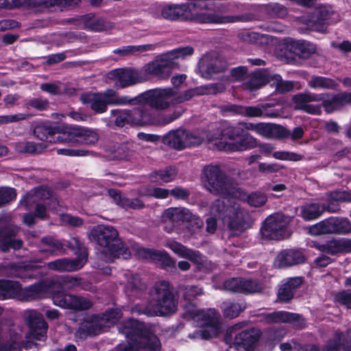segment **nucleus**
<instances>
[{
  "label": "nucleus",
  "mask_w": 351,
  "mask_h": 351,
  "mask_svg": "<svg viewBox=\"0 0 351 351\" xmlns=\"http://www.w3.org/2000/svg\"><path fill=\"white\" fill-rule=\"evenodd\" d=\"M46 266L50 270L60 272L75 271L82 268L80 259L62 258L47 264L40 260H32L28 262L0 264V275L23 280L38 279L46 275Z\"/></svg>",
  "instance_id": "f257e3e1"
},
{
  "label": "nucleus",
  "mask_w": 351,
  "mask_h": 351,
  "mask_svg": "<svg viewBox=\"0 0 351 351\" xmlns=\"http://www.w3.org/2000/svg\"><path fill=\"white\" fill-rule=\"evenodd\" d=\"M197 2L167 5L162 8L161 15L171 21H193L200 24H223L236 21L235 16H223L216 12H208L207 6Z\"/></svg>",
  "instance_id": "f03ea898"
},
{
  "label": "nucleus",
  "mask_w": 351,
  "mask_h": 351,
  "mask_svg": "<svg viewBox=\"0 0 351 351\" xmlns=\"http://www.w3.org/2000/svg\"><path fill=\"white\" fill-rule=\"evenodd\" d=\"M127 344L118 351H159L161 343L154 330L144 322L130 318L122 325Z\"/></svg>",
  "instance_id": "7ed1b4c3"
},
{
  "label": "nucleus",
  "mask_w": 351,
  "mask_h": 351,
  "mask_svg": "<svg viewBox=\"0 0 351 351\" xmlns=\"http://www.w3.org/2000/svg\"><path fill=\"white\" fill-rule=\"evenodd\" d=\"M90 239L104 247L113 256L128 258L130 256L128 247L119 237V232L111 226L97 225L90 231Z\"/></svg>",
  "instance_id": "20e7f679"
},
{
  "label": "nucleus",
  "mask_w": 351,
  "mask_h": 351,
  "mask_svg": "<svg viewBox=\"0 0 351 351\" xmlns=\"http://www.w3.org/2000/svg\"><path fill=\"white\" fill-rule=\"evenodd\" d=\"M202 174L205 186L213 195L233 196L236 192L232 180L217 165L204 167Z\"/></svg>",
  "instance_id": "39448f33"
},
{
  "label": "nucleus",
  "mask_w": 351,
  "mask_h": 351,
  "mask_svg": "<svg viewBox=\"0 0 351 351\" xmlns=\"http://www.w3.org/2000/svg\"><path fill=\"white\" fill-rule=\"evenodd\" d=\"M211 209L224 223H227L229 230L241 232L245 228L243 212L235 202L216 199Z\"/></svg>",
  "instance_id": "423d86ee"
},
{
  "label": "nucleus",
  "mask_w": 351,
  "mask_h": 351,
  "mask_svg": "<svg viewBox=\"0 0 351 351\" xmlns=\"http://www.w3.org/2000/svg\"><path fill=\"white\" fill-rule=\"evenodd\" d=\"M243 324V322L238 323L230 327L224 336V341L226 344H229L233 341L235 345L245 351H254L262 335V332L254 327L240 330Z\"/></svg>",
  "instance_id": "0eeeda50"
},
{
  "label": "nucleus",
  "mask_w": 351,
  "mask_h": 351,
  "mask_svg": "<svg viewBox=\"0 0 351 351\" xmlns=\"http://www.w3.org/2000/svg\"><path fill=\"white\" fill-rule=\"evenodd\" d=\"M176 95L173 88L150 89L133 97V106L147 105L152 109L165 110L171 105L167 99Z\"/></svg>",
  "instance_id": "6e6552de"
},
{
  "label": "nucleus",
  "mask_w": 351,
  "mask_h": 351,
  "mask_svg": "<svg viewBox=\"0 0 351 351\" xmlns=\"http://www.w3.org/2000/svg\"><path fill=\"white\" fill-rule=\"evenodd\" d=\"M50 293L53 304L62 308L86 311L92 308L93 305L88 299L66 293L58 280Z\"/></svg>",
  "instance_id": "1a4fd4ad"
},
{
  "label": "nucleus",
  "mask_w": 351,
  "mask_h": 351,
  "mask_svg": "<svg viewBox=\"0 0 351 351\" xmlns=\"http://www.w3.org/2000/svg\"><path fill=\"white\" fill-rule=\"evenodd\" d=\"M157 298L153 305L154 314L157 316H166L175 313L177 309V300L169 283L161 282L156 287Z\"/></svg>",
  "instance_id": "9d476101"
},
{
  "label": "nucleus",
  "mask_w": 351,
  "mask_h": 351,
  "mask_svg": "<svg viewBox=\"0 0 351 351\" xmlns=\"http://www.w3.org/2000/svg\"><path fill=\"white\" fill-rule=\"evenodd\" d=\"M67 124H58L51 121H39L33 128V135L42 141L51 143H65L64 129Z\"/></svg>",
  "instance_id": "9b49d317"
},
{
  "label": "nucleus",
  "mask_w": 351,
  "mask_h": 351,
  "mask_svg": "<svg viewBox=\"0 0 351 351\" xmlns=\"http://www.w3.org/2000/svg\"><path fill=\"white\" fill-rule=\"evenodd\" d=\"M290 221L291 218L289 216L277 213L265 219L261 230L263 235L269 239L282 240L286 237L287 226Z\"/></svg>",
  "instance_id": "f8f14e48"
},
{
  "label": "nucleus",
  "mask_w": 351,
  "mask_h": 351,
  "mask_svg": "<svg viewBox=\"0 0 351 351\" xmlns=\"http://www.w3.org/2000/svg\"><path fill=\"white\" fill-rule=\"evenodd\" d=\"M56 285V280H40L34 284L22 287L20 283L18 300L21 302H32L43 298L45 293L50 292Z\"/></svg>",
  "instance_id": "ddd939ff"
},
{
  "label": "nucleus",
  "mask_w": 351,
  "mask_h": 351,
  "mask_svg": "<svg viewBox=\"0 0 351 351\" xmlns=\"http://www.w3.org/2000/svg\"><path fill=\"white\" fill-rule=\"evenodd\" d=\"M65 143H76L86 145H94L99 140L96 130L79 125H67L64 129Z\"/></svg>",
  "instance_id": "4468645a"
},
{
  "label": "nucleus",
  "mask_w": 351,
  "mask_h": 351,
  "mask_svg": "<svg viewBox=\"0 0 351 351\" xmlns=\"http://www.w3.org/2000/svg\"><path fill=\"white\" fill-rule=\"evenodd\" d=\"M25 319L29 328V338L42 341L47 336L48 324L42 313L36 310H30L25 313Z\"/></svg>",
  "instance_id": "2eb2a0df"
},
{
  "label": "nucleus",
  "mask_w": 351,
  "mask_h": 351,
  "mask_svg": "<svg viewBox=\"0 0 351 351\" xmlns=\"http://www.w3.org/2000/svg\"><path fill=\"white\" fill-rule=\"evenodd\" d=\"M223 288L233 293L250 294L261 292L263 285L256 280L231 278L223 282Z\"/></svg>",
  "instance_id": "dca6fc26"
},
{
  "label": "nucleus",
  "mask_w": 351,
  "mask_h": 351,
  "mask_svg": "<svg viewBox=\"0 0 351 351\" xmlns=\"http://www.w3.org/2000/svg\"><path fill=\"white\" fill-rule=\"evenodd\" d=\"M176 63L167 54L161 55L159 58L148 62L144 66L146 73L155 76L159 79H168Z\"/></svg>",
  "instance_id": "f3484780"
},
{
  "label": "nucleus",
  "mask_w": 351,
  "mask_h": 351,
  "mask_svg": "<svg viewBox=\"0 0 351 351\" xmlns=\"http://www.w3.org/2000/svg\"><path fill=\"white\" fill-rule=\"evenodd\" d=\"M315 247L321 252L331 256L351 254V239L348 238L332 239L323 243H317Z\"/></svg>",
  "instance_id": "a211bd4d"
},
{
  "label": "nucleus",
  "mask_w": 351,
  "mask_h": 351,
  "mask_svg": "<svg viewBox=\"0 0 351 351\" xmlns=\"http://www.w3.org/2000/svg\"><path fill=\"white\" fill-rule=\"evenodd\" d=\"M265 319L267 323H288L297 328H303L306 322L300 314L285 311H275L265 315Z\"/></svg>",
  "instance_id": "6ab92c4d"
},
{
  "label": "nucleus",
  "mask_w": 351,
  "mask_h": 351,
  "mask_svg": "<svg viewBox=\"0 0 351 351\" xmlns=\"http://www.w3.org/2000/svg\"><path fill=\"white\" fill-rule=\"evenodd\" d=\"M129 110L130 122L132 126H144L156 125V116L152 110L145 105Z\"/></svg>",
  "instance_id": "aec40b11"
},
{
  "label": "nucleus",
  "mask_w": 351,
  "mask_h": 351,
  "mask_svg": "<svg viewBox=\"0 0 351 351\" xmlns=\"http://www.w3.org/2000/svg\"><path fill=\"white\" fill-rule=\"evenodd\" d=\"M221 111L224 114L241 115L247 117H266V114L263 110V106H241L233 104L222 105Z\"/></svg>",
  "instance_id": "412c9836"
},
{
  "label": "nucleus",
  "mask_w": 351,
  "mask_h": 351,
  "mask_svg": "<svg viewBox=\"0 0 351 351\" xmlns=\"http://www.w3.org/2000/svg\"><path fill=\"white\" fill-rule=\"evenodd\" d=\"M256 147H257V139L245 130L243 134L239 137L238 141L232 143L220 141L218 144L219 150L229 152L245 151Z\"/></svg>",
  "instance_id": "4be33fe9"
},
{
  "label": "nucleus",
  "mask_w": 351,
  "mask_h": 351,
  "mask_svg": "<svg viewBox=\"0 0 351 351\" xmlns=\"http://www.w3.org/2000/svg\"><path fill=\"white\" fill-rule=\"evenodd\" d=\"M241 123L239 124L229 123L220 130L218 133H215L208 136V141L213 143L218 148V144L220 141L228 142V141H234L244 132L243 128L240 126Z\"/></svg>",
  "instance_id": "5701e85b"
},
{
  "label": "nucleus",
  "mask_w": 351,
  "mask_h": 351,
  "mask_svg": "<svg viewBox=\"0 0 351 351\" xmlns=\"http://www.w3.org/2000/svg\"><path fill=\"white\" fill-rule=\"evenodd\" d=\"M110 73L117 79L116 84L124 88L143 82L139 72L131 68L112 70Z\"/></svg>",
  "instance_id": "b1692460"
},
{
  "label": "nucleus",
  "mask_w": 351,
  "mask_h": 351,
  "mask_svg": "<svg viewBox=\"0 0 351 351\" xmlns=\"http://www.w3.org/2000/svg\"><path fill=\"white\" fill-rule=\"evenodd\" d=\"M138 254L144 258L160 262L164 269L169 270L176 268L175 260L165 250L141 247L138 249Z\"/></svg>",
  "instance_id": "393cba45"
},
{
  "label": "nucleus",
  "mask_w": 351,
  "mask_h": 351,
  "mask_svg": "<svg viewBox=\"0 0 351 351\" xmlns=\"http://www.w3.org/2000/svg\"><path fill=\"white\" fill-rule=\"evenodd\" d=\"M280 268H286L293 265L303 264L306 257L303 253L297 250L286 249L282 250L276 257Z\"/></svg>",
  "instance_id": "a878e982"
},
{
  "label": "nucleus",
  "mask_w": 351,
  "mask_h": 351,
  "mask_svg": "<svg viewBox=\"0 0 351 351\" xmlns=\"http://www.w3.org/2000/svg\"><path fill=\"white\" fill-rule=\"evenodd\" d=\"M217 84L211 86H200L185 90L183 93L171 99L172 105L180 104L191 100L192 98L210 93H217Z\"/></svg>",
  "instance_id": "bb28decb"
},
{
  "label": "nucleus",
  "mask_w": 351,
  "mask_h": 351,
  "mask_svg": "<svg viewBox=\"0 0 351 351\" xmlns=\"http://www.w3.org/2000/svg\"><path fill=\"white\" fill-rule=\"evenodd\" d=\"M39 252L49 256L62 255L66 253L65 245L61 241L51 236H46L41 239Z\"/></svg>",
  "instance_id": "cd10ccee"
},
{
  "label": "nucleus",
  "mask_w": 351,
  "mask_h": 351,
  "mask_svg": "<svg viewBox=\"0 0 351 351\" xmlns=\"http://www.w3.org/2000/svg\"><path fill=\"white\" fill-rule=\"evenodd\" d=\"M302 282V280L300 277L290 278L279 287L277 300L280 302H289L293 298L295 290L301 285Z\"/></svg>",
  "instance_id": "c85d7f7f"
},
{
  "label": "nucleus",
  "mask_w": 351,
  "mask_h": 351,
  "mask_svg": "<svg viewBox=\"0 0 351 351\" xmlns=\"http://www.w3.org/2000/svg\"><path fill=\"white\" fill-rule=\"evenodd\" d=\"M184 129H177L171 130L166 133L162 137V142L165 145L177 151H181L186 149L184 141Z\"/></svg>",
  "instance_id": "c756f323"
},
{
  "label": "nucleus",
  "mask_w": 351,
  "mask_h": 351,
  "mask_svg": "<svg viewBox=\"0 0 351 351\" xmlns=\"http://www.w3.org/2000/svg\"><path fill=\"white\" fill-rule=\"evenodd\" d=\"M169 248L180 257L188 259L195 263L199 264L202 261L203 256L200 252L189 249L179 242H171L169 244Z\"/></svg>",
  "instance_id": "7c9ffc66"
},
{
  "label": "nucleus",
  "mask_w": 351,
  "mask_h": 351,
  "mask_svg": "<svg viewBox=\"0 0 351 351\" xmlns=\"http://www.w3.org/2000/svg\"><path fill=\"white\" fill-rule=\"evenodd\" d=\"M269 81L270 75L268 71L265 69H258L250 75L246 86L250 90L253 91L266 85Z\"/></svg>",
  "instance_id": "2f4dec72"
},
{
  "label": "nucleus",
  "mask_w": 351,
  "mask_h": 351,
  "mask_svg": "<svg viewBox=\"0 0 351 351\" xmlns=\"http://www.w3.org/2000/svg\"><path fill=\"white\" fill-rule=\"evenodd\" d=\"M123 315L119 308H108L104 312L95 315L97 321H100L104 327L110 328L117 324Z\"/></svg>",
  "instance_id": "473e14b6"
},
{
  "label": "nucleus",
  "mask_w": 351,
  "mask_h": 351,
  "mask_svg": "<svg viewBox=\"0 0 351 351\" xmlns=\"http://www.w3.org/2000/svg\"><path fill=\"white\" fill-rule=\"evenodd\" d=\"M20 282L18 281L0 279V300L8 299L18 300L20 291Z\"/></svg>",
  "instance_id": "72a5a7b5"
},
{
  "label": "nucleus",
  "mask_w": 351,
  "mask_h": 351,
  "mask_svg": "<svg viewBox=\"0 0 351 351\" xmlns=\"http://www.w3.org/2000/svg\"><path fill=\"white\" fill-rule=\"evenodd\" d=\"M291 51L298 58L308 59L316 52V47L311 43L306 40L293 41L291 45Z\"/></svg>",
  "instance_id": "f704fd0d"
},
{
  "label": "nucleus",
  "mask_w": 351,
  "mask_h": 351,
  "mask_svg": "<svg viewBox=\"0 0 351 351\" xmlns=\"http://www.w3.org/2000/svg\"><path fill=\"white\" fill-rule=\"evenodd\" d=\"M101 95L104 99L108 105L111 106H133V97L129 95H119L117 92L112 89H106L104 92H101Z\"/></svg>",
  "instance_id": "c9c22d12"
},
{
  "label": "nucleus",
  "mask_w": 351,
  "mask_h": 351,
  "mask_svg": "<svg viewBox=\"0 0 351 351\" xmlns=\"http://www.w3.org/2000/svg\"><path fill=\"white\" fill-rule=\"evenodd\" d=\"M324 205L318 202L306 203L301 206L300 215L305 221L319 218L324 212Z\"/></svg>",
  "instance_id": "e433bc0d"
},
{
  "label": "nucleus",
  "mask_w": 351,
  "mask_h": 351,
  "mask_svg": "<svg viewBox=\"0 0 351 351\" xmlns=\"http://www.w3.org/2000/svg\"><path fill=\"white\" fill-rule=\"evenodd\" d=\"M65 248L71 250L76 257L74 259H80L82 267L87 261L88 252L84 244L77 238H71L66 243Z\"/></svg>",
  "instance_id": "4c0bfd02"
},
{
  "label": "nucleus",
  "mask_w": 351,
  "mask_h": 351,
  "mask_svg": "<svg viewBox=\"0 0 351 351\" xmlns=\"http://www.w3.org/2000/svg\"><path fill=\"white\" fill-rule=\"evenodd\" d=\"M328 221L330 234H346L351 232V222L348 218L331 217Z\"/></svg>",
  "instance_id": "58836bf2"
},
{
  "label": "nucleus",
  "mask_w": 351,
  "mask_h": 351,
  "mask_svg": "<svg viewBox=\"0 0 351 351\" xmlns=\"http://www.w3.org/2000/svg\"><path fill=\"white\" fill-rule=\"evenodd\" d=\"M322 106L327 114L341 110L343 108L341 93H329L322 103Z\"/></svg>",
  "instance_id": "ea45409f"
},
{
  "label": "nucleus",
  "mask_w": 351,
  "mask_h": 351,
  "mask_svg": "<svg viewBox=\"0 0 351 351\" xmlns=\"http://www.w3.org/2000/svg\"><path fill=\"white\" fill-rule=\"evenodd\" d=\"M23 107L28 110L47 111L50 108V102L47 98L43 96L29 97L25 100Z\"/></svg>",
  "instance_id": "a19ab883"
},
{
  "label": "nucleus",
  "mask_w": 351,
  "mask_h": 351,
  "mask_svg": "<svg viewBox=\"0 0 351 351\" xmlns=\"http://www.w3.org/2000/svg\"><path fill=\"white\" fill-rule=\"evenodd\" d=\"M84 26L92 32H102L108 29V25L106 20L101 17L95 19V14L90 13L82 16Z\"/></svg>",
  "instance_id": "79ce46f5"
},
{
  "label": "nucleus",
  "mask_w": 351,
  "mask_h": 351,
  "mask_svg": "<svg viewBox=\"0 0 351 351\" xmlns=\"http://www.w3.org/2000/svg\"><path fill=\"white\" fill-rule=\"evenodd\" d=\"M156 44H145L141 45H128L121 48H118L114 51L117 54L121 56L128 55H137L143 52L154 51L156 47Z\"/></svg>",
  "instance_id": "37998d69"
},
{
  "label": "nucleus",
  "mask_w": 351,
  "mask_h": 351,
  "mask_svg": "<svg viewBox=\"0 0 351 351\" xmlns=\"http://www.w3.org/2000/svg\"><path fill=\"white\" fill-rule=\"evenodd\" d=\"M308 86L313 89H330L335 90L337 83L332 79L324 77L313 75L308 82Z\"/></svg>",
  "instance_id": "c03bdc74"
},
{
  "label": "nucleus",
  "mask_w": 351,
  "mask_h": 351,
  "mask_svg": "<svg viewBox=\"0 0 351 351\" xmlns=\"http://www.w3.org/2000/svg\"><path fill=\"white\" fill-rule=\"evenodd\" d=\"M185 109L182 106H176L171 112L161 113L156 117V125H166L179 119Z\"/></svg>",
  "instance_id": "a18cd8bd"
},
{
  "label": "nucleus",
  "mask_w": 351,
  "mask_h": 351,
  "mask_svg": "<svg viewBox=\"0 0 351 351\" xmlns=\"http://www.w3.org/2000/svg\"><path fill=\"white\" fill-rule=\"evenodd\" d=\"M12 234L10 237L3 238L0 241V250L2 252H8L11 249L18 250L22 248L23 242L20 239H15L16 232L13 228Z\"/></svg>",
  "instance_id": "49530a36"
},
{
  "label": "nucleus",
  "mask_w": 351,
  "mask_h": 351,
  "mask_svg": "<svg viewBox=\"0 0 351 351\" xmlns=\"http://www.w3.org/2000/svg\"><path fill=\"white\" fill-rule=\"evenodd\" d=\"M41 144L33 141H19L15 143L14 149L17 153L37 154L41 152Z\"/></svg>",
  "instance_id": "de8ad7c7"
},
{
  "label": "nucleus",
  "mask_w": 351,
  "mask_h": 351,
  "mask_svg": "<svg viewBox=\"0 0 351 351\" xmlns=\"http://www.w3.org/2000/svg\"><path fill=\"white\" fill-rule=\"evenodd\" d=\"M104 326L100 321H97L95 315H92L90 320H86L82 326L81 330L85 335L95 336L102 332Z\"/></svg>",
  "instance_id": "09e8293b"
},
{
  "label": "nucleus",
  "mask_w": 351,
  "mask_h": 351,
  "mask_svg": "<svg viewBox=\"0 0 351 351\" xmlns=\"http://www.w3.org/2000/svg\"><path fill=\"white\" fill-rule=\"evenodd\" d=\"M110 114L112 121L117 127L123 128L126 125H130L128 109H113L111 110Z\"/></svg>",
  "instance_id": "8fccbe9b"
},
{
  "label": "nucleus",
  "mask_w": 351,
  "mask_h": 351,
  "mask_svg": "<svg viewBox=\"0 0 351 351\" xmlns=\"http://www.w3.org/2000/svg\"><path fill=\"white\" fill-rule=\"evenodd\" d=\"M167 215L173 221H182L186 223L194 217V214L189 209L184 208L182 209L172 208L171 210L168 209Z\"/></svg>",
  "instance_id": "3c124183"
},
{
  "label": "nucleus",
  "mask_w": 351,
  "mask_h": 351,
  "mask_svg": "<svg viewBox=\"0 0 351 351\" xmlns=\"http://www.w3.org/2000/svg\"><path fill=\"white\" fill-rule=\"evenodd\" d=\"M343 332H336L332 339H328L321 351H346L342 341Z\"/></svg>",
  "instance_id": "603ef678"
},
{
  "label": "nucleus",
  "mask_w": 351,
  "mask_h": 351,
  "mask_svg": "<svg viewBox=\"0 0 351 351\" xmlns=\"http://www.w3.org/2000/svg\"><path fill=\"white\" fill-rule=\"evenodd\" d=\"M205 73L207 77H212L214 75L222 73L226 69L225 62L218 58H212L206 64Z\"/></svg>",
  "instance_id": "864d4df0"
},
{
  "label": "nucleus",
  "mask_w": 351,
  "mask_h": 351,
  "mask_svg": "<svg viewBox=\"0 0 351 351\" xmlns=\"http://www.w3.org/2000/svg\"><path fill=\"white\" fill-rule=\"evenodd\" d=\"M91 110L97 113L101 114L107 111L108 104L99 92L93 93L88 101Z\"/></svg>",
  "instance_id": "5fc2aeb1"
},
{
  "label": "nucleus",
  "mask_w": 351,
  "mask_h": 351,
  "mask_svg": "<svg viewBox=\"0 0 351 351\" xmlns=\"http://www.w3.org/2000/svg\"><path fill=\"white\" fill-rule=\"evenodd\" d=\"M330 13L328 9L325 7H320L316 9L314 13L316 23H315V29L317 32H322L326 28L325 21L328 19Z\"/></svg>",
  "instance_id": "6e6d98bb"
},
{
  "label": "nucleus",
  "mask_w": 351,
  "mask_h": 351,
  "mask_svg": "<svg viewBox=\"0 0 351 351\" xmlns=\"http://www.w3.org/2000/svg\"><path fill=\"white\" fill-rule=\"evenodd\" d=\"M345 201L344 194L340 192L332 193L330 195L326 204L324 205V211L327 210L330 213H337L340 210L339 202Z\"/></svg>",
  "instance_id": "4d7b16f0"
},
{
  "label": "nucleus",
  "mask_w": 351,
  "mask_h": 351,
  "mask_svg": "<svg viewBox=\"0 0 351 351\" xmlns=\"http://www.w3.org/2000/svg\"><path fill=\"white\" fill-rule=\"evenodd\" d=\"M16 190L9 186L0 187V208L14 201L16 198Z\"/></svg>",
  "instance_id": "13d9d810"
},
{
  "label": "nucleus",
  "mask_w": 351,
  "mask_h": 351,
  "mask_svg": "<svg viewBox=\"0 0 351 351\" xmlns=\"http://www.w3.org/2000/svg\"><path fill=\"white\" fill-rule=\"evenodd\" d=\"M110 152L114 158L121 160H128L130 150L127 144L117 143L112 146Z\"/></svg>",
  "instance_id": "bf43d9fd"
},
{
  "label": "nucleus",
  "mask_w": 351,
  "mask_h": 351,
  "mask_svg": "<svg viewBox=\"0 0 351 351\" xmlns=\"http://www.w3.org/2000/svg\"><path fill=\"white\" fill-rule=\"evenodd\" d=\"M267 11L269 15L278 19H284L288 14V10L285 5L273 3L267 6Z\"/></svg>",
  "instance_id": "052dcab7"
},
{
  "label": "nucleus",
  "mask_w": 351,
  "mask_h": 351,
  "mask_svg": "<svg viewBox=\"0 0 351 351\" xmlns=\"http://www.w3.org/2000/svg\"><path fill=\"white\" fill-rule=\"evenodd\" d=\"M245 308L243 304L232 302L224 308L223 313L225 317L232 319L238 317Z\"/></svg>",
  "instance_id": "680f3d73"
},
{
  "label": "nucleus",
  "mask_w": 351,
  "mask_h": 351,
  "mask_svg": "<svg viewBox=\"0 0 351 351\" xmlns=\"http://www.w3.org/2000/svg\"><path fill=\"white\" fill-rule=\"evenodd\" d=\"M153 173L158 176L164 182H169L175 179L177 175L176 169L172 166H167L163 169L154 171Z\"/></svg>",
  "instance_id": "e2e57ef3"
},
{
  "label": "nucleus",
  "mask_w": 351,
  "mask_h": 351,
  "mask_svg": "<svg viewBox=\"0 0 351 351\" xmlns=\"http://www.w3.org/2000/svg\"><path fill=\"white\" fill-rule=\"evenodd\" d=\"M267 201L265 194L259 191H254L250 193L247 197V204L254 207H260L263 206Z\"/></svg>",
  "instance_id": "0e129e2a"
},
{
  "label": "nucleus",
  "mask_w": 351,
  "mask_h": 351,
  "mask_svg": "<svg viewBox=\"0 0 351 351\" xmlns=\"http://www.w3.org/2000/svg\"><path fill=\"white\" fill-rule=\"evenodd\" d=\"M309 233L314 236L330 234L328 218L311 226L309 228Z\"/></svg>",
  "instance_id": "69168bd1"
},
{
  "label": "nucleus",
  "mask_w": 351,
  "mask_h": 351,
  "mask_svg": "<svg viewBox=\"0 0 351 351\" xmlns=\"http://www.w3.org/2000/svg\"><path fill=\"white\" fill-rule=\"evenodd\" d=\"M335 300L339 304L351 309V289L339 291L335 294Z\"/></svg>",
  "instance_id": "338daca9"
},
{
  "label": "nucleus",
  "mask_w": 351,
  "mask_h": 351,
  "mask_svg": "<svg viewBox=\"0 0 351 351\" xmlns=\"http://www.w3.org/2000/svg\"><path fill=\"white\" fill-rule=\"evenodd\" d=\"M194 53V49L191 46L180 47L173 49L167 55L173 60L175 58H184L191 56Z\"/></svg>",
  "instance_id": "774afa93"
}]
</instances>
